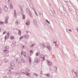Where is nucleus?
Segmentation results:
<instances>
[{"mask_svg":"<svg viewBox=\"0 0 78 78\" xmlns=\"http://www.w3.org/2000/svg\"><path fill=\"white\" fill-rule=\"evenodd\" d=\"M16 62L18 64H21L22 62L25 63V60L22 57H20L16 59Z\"/></svg>","mask_w":78,"mask_h":78,"instance_id":"1","label":"nucleus"},{"mask_svg":"<svg viewBox=\"0 0 78 78\" xmlns=\"http://www.w3.org/2000/svg\"><path fill=\"white\" fill-rule=\"evenodd\" d=\"M40 46H41V47L43 49L45 48V47H46V48H48V49H49V50H50V49L51 48V47H50V46L48 45V46L49 47H48V46H46V45H45V44L42 43L41 44Z\"/></svg>","mask_w":78,"mask_h":78,"instance_id":"2","label":"nucleus"},{"mask_svg":"<svg viewBox=\"0 0 78 78\" xmlns=\"http://www.w3.org/2000/svg\"><path fill=\"white\" fill-rule=\"evenodd\" d=\"M59 10L62 12L63 13L65 14V13H66V11L64 10V8L62 6H61L59 8Z\"/></svg>","mask_w":78,"mask_h":78,"instance_id":"3","label":"nucleus"},{"mask_svg":"<svg viewBox=\"0 0 78 78\" xmlns=\"http://www.w3.org/2000/svg\"><path fill=\"white\" fill-rule=\"evenodd\" d=\"M27 12L28 14H29V15L30 16V17H32V18H33V16H32V14H31V12L30 11V10L28 9V8H27Z\"/></svg>","mask_w":78,"mask_h":78,"instance_id":"4","label":"nucleus"},{"mask_svg":"<svg viewBox=\"0 0 78 78\" xmlns=\"http://www.w3.org/2000/svg\"><path fill=\"white\" fill-rule=\"evenodd\" d=\"M40 61H41V59L40 58H38L37 57H35L34 62H36V63H38L40 62Z\"/></svg>","mask_w":78,"mask_h":78,"instance_id":"5","label":"nucleus"},{"mask_svg":"<svg viewBox=\"0 0 78 78\" xmlns=\"http://www.w3.org/2000/svg\"><path fill=\"white\" fill-rule=\"evenodd\" d=\"M40 59H41V60L42 61H43L44 60V55H40L39 56V58Z\"/></svg>","mask_w":78,"mask_h":78,"instance_id":"6","label":"nucleus"},{"mask_svg":"<svg viewBox=\"0 0 78 78\" xmlns=\"http://www.w3.org/2000/svg\"><path fill=\"white\" fill-rule=\"evenodd\" d=\"M21 73H24L25 75H27L28 73L26 72V71L23 69H22L21 70Z\"/></svg>","mask_w":78,"mask_h":78,"instance_id":"7","label":"nucleus"},{"mask_svg":"<svg viewBox=\"0 0 78 78\" xmlns=\"http://www.w3.org/2000/svg\"><path fill=\"white\" fill-rule=\"evenodd\" d=\"M8 9L7 6H5L3 8V10H4L5 11H7Z\"/></svg>","mask_w":78,"mask_h":78,"instance_id":"8","label":"nucleus"},{"mask_svg":"<svg viewBox=\"0 0 78 78\" xmlns=\"http://www.w3.org/2000/svg\"><path fill=\"white\" fill-rule=\"evenodd\" d=\"M47 63L49 66H51V64H52L51 62L48 60H47Z\"/></svg>","mask_w":78,"mask_h":78,"instance_id":"9","label":"nucleus"},{"mask_svg":"<svg viewBox=\"0 0 78 78\" xmlns=\"http://www.w3.org/2000/svg\"><path fill=\"white\" fill-rule=\"evenodd\" d=\"M16 45V43L15 41H13L11 44L12 47H15Z\"/></svg>","mask_w":78,"mask_h":78,"instance_id":"10","label":"nucleus"},{"mask_svg":"<svg viewBox=\"0 0 78 78\" xmlns=\"http://www.w3.org/2000/svg\"><path fill=\"white\" fill-rule=\"evenodd\" d=\"M9 17L8 16H7L6 17V18L5 19V23H7V24L8 23V19H9Z\"/></svg>","mask_w":78,"mask_h":78,"instance_id":"11","label":"nucleus"},{"mask_svg":"<svg viewBox=\"0 0 78 78\" xmlns=\"http://www.w3.org/2000/svg\"><path fill=\"white\" fill-rule=\"evenodd\" d=\"M49 12L50 14L52 16H54V14H53V12L51 11V10H49Z\"/></svg>","mask_w":78,"mask_h":78,"instance_id":"12","label":"nucleus"},{"mask_svg":"<svg viewBox=\"0 0 78 78\" xmlns=\"http://www.w3.org/2000/svg\"><path fill=\"white\" fill-rule=\"evenodd\" d=\"M3 52L4 53H5V54H6V53H8V50H4Z\"/></svg>","mask_w":78,"mask_h":78,"instance_id":"13","label":"nucleus"},{"mask_svg":"<svg viewBox=\"0 0 78 78\" xmlns=\"http://www.w3.org/2000/svg\"><path fill=\"white\" fill-rule=\"evenodd\" d=\"M17 13H16V10H14V17H17Z\"/></svg>","mask_w":78,"mask_h":78,"instance_id":"14","label":"nucleus"},{"mask_svg":"<svg viewBox=\"0 0 78 78\" xmlns=\"http://www.w3.org/2000/svg\"><path fill=\"white\" fill-rule=\"evenodd\" d=\"M33 50H30V55H31L32 54H33Z\"/></svg>","mask_w":78,"mask_h":78,"instance_id":"15","label":"nucleus"},{"mask_svg":"<svg viewBox=\"0 0 78 78\" xmlns=\"http://www.w3.org/2000/svg\"><path fill=\"white\" fill-rule=\"evenodd\" d=\"M24 37L27 39H28L29 38V36L28 35H24Z\"/></svg>","mask_w":78,"mask_h":78,"instance_id":"16","label":"nucleus"},{"mask_svg":"<svg viewBox=\"0 0 78 78\" xmlns=\"http://www.w3.org/2000/svg\"><path fill=\"white\" fill-rule=\"evenodd\" d=\"M26 53V52H22V53H21V55L22 56H24L25 55V54Z\"/></svg>","mask_w":78,"mask_h":78,"instance_id":"17","label":"nucleus"},{"mask_svg":"<svg viewBox=\"0 0 78 78\" xmlns=\"http://www.w3.org/2000/svg\"><path fill=\"white\" fill-rule=\"evenodd\" d=\"M35 45H36V44L34 43V44H32L30 46V47L31 48H32L33 47H34Z\"/></svg>","mask_w":78,"mask_h":78,"instance_id":"18","label":"nucleus"},{"mask_svg":"<svg viewBox=\"0 0 78 78\" xmlns=\"http://www.w3.org/2000/svg\"><path fill=\"white\" fill-rule=\"evenodd\" d=\"M10 64L11 66H14V65H15V64L14 63L11 62L10 63Z\"/></svg>","mask_w":78,"mask_h":78,"instance_id":"19","label":"nucleus"},{"mask_svg":"<svg viewBox=\"0 0 78 78\" xmlns=\"http://www.w3.org/2000/svg\"><path fill=\"white\" fill-rule=\"evenodd\" d=\"M9 8L10 9H12V8H13V5H10Z\"/></svg>","mask_w":78,"mask_h":78,"instance_id":"20","label":"nucleus"},{"mask_svg":"<svg viewBox=\"0 0 78 78\" xmlns=\"http://www.w3.org/2000/svg\"><path fill=\"white\" fill-rule=\"evenodd\" d=\"M19 23H20V22L18 20H17L16 22H15V24L16 25H18V24H19Z\"/></svg>","mask_w":78,"mask_h":78,"instance_id":"21","label":"nucleus"},{"mask_svg":"<svg viewBox=\"0 0 78 78\" xmlns=\"http://www.w3.org/2000/svg\"><path fill=\"white\" fill-rule=\"evenodd\" d=\"M34 20V24H35L36 23H37V21H36V20H35L34 19L33 20Z\"/></svg>","mask_w":78,"mask_h":78,"instance_id":"22","label":"nucleus"},{"mask_svg":"<svg viewBox=\"0 0 78 78\" xmlns=\"http://www.w3.org/2000/svg\"><path fill=\"white\" fill-rule=\"evenodd\" d=\"M57 69H58V68L57 67V66H55L54 68L55 71H57L58 70Z\"/></svg>","mask_w":78,"mask_h":78,"instance_id":"23","label":"nucleus"},{"mask_svg":"<svg viewBox=\"0 0 78 78\" xmlns=\"http://www.w3.org/2000/svg\"><path fill=\"white\" fill-rule=\"evenodd\" d=\"M40 55V52H37V53L36 54V56H39Z\"/></svg>","mask_w":78,"mask_h":78,"instance_id":"24","label":"nucleus"},{"mask_svg":"<svg viewBox=\"0 0 78 78\" xmlns=\"http://www.w3.org/2000/svg\"><path fill=\"white\" fill-rule=\"evenodd\" d=\"M20 10L21 14L22 15H23V10H22V9H21Z\"/></svg>","mask_w":78,"mask_h":78,"instance_id":"25","label":"nucleus"},{"mask_svg":"<svg viewBox=\"0 0 78 78\" xmlns=\"http://www.w3.org/2000/svg\"><path fill=\"white\" fill-rule=\"evenodd\" d=\"M46 76H47V77H49L50 76V74L48 73L46 74Z\"/></svg>","mask_w":78,"mask_h":78,"instance_id":"26","label":"nucleus"},{"mask_svg":"<svg viewBox=\"0 0 78 78\" xmlns=\"http://www.w3.org/2000/svg\"><path fill=\"white\" fill-rule=\"evenodd\" d=\"M14 36H10V38L11 39H14Z\"/></svg>","mask_w":78,"mask_h":78,"instance_id":"27","label":"nucleus"},{"mask_svg":"<svg viewBox=\"0 0 78 78\" xmlns=\"http://www.w3.org/2000/svg\"><path fill=\"white\" fill-rule=\"evenodd\" d=\"M23 19H25V16L24 15H23Z\"/></svg>","mask_w":78,"mask_h":78,"instance_id":"28","label":"nucleus"},{"mask_svg":"<svg viewBox=\"0 0 78 78\" xmlns=\"http://www.w3.org/2000/svg\"><path fill=\"white\" fill-rule=\"evenodd\" d=\"M34 75H35V76H36V77H37V74L36 73H33Z\"/></svg>","mask_w":78,"mask_h":78,"instance_id":"29","label":"nucleus"},{"mask_svg":"<svg viewBox=\"0 0 78 78\" xmlns=\"http://www.w3.org/2000/svg\"><path fill=\"white\" fill-rule=\"evenodd\" d=\"M4 61L6 63V62H8V59H5V60Z\"/></svg>","mask_w":78,"mask_h":78,"instance_id":"30","label":"nucleus"},{"mask_svg":"<svg viewBox=\"0 0 78 78\" xmlns=\"http://www.w3.org/2000/svg\"><path fill=\"white\" fill-rule=\"evenodd\" d=\"M57 42V40L55 41V40H54V44H56Z\"/></svg>","mask_w":78,"mask_h":78,"instance_id":"31","label":"nucleus"},{"mask_svg":"<svg viewBox=\"0 0 78 78\" xmlns=\"http://www.w3.org/2000/svg\"><path fill=\"white\" fill-rule=\"evenodd\" d=\"M16 75H17V76H20V73H17Z\"/></svg>","mask_w":78,"mask_h":78,"instance_id":"32","label":"nucleus"},{"mask_svg":"<svg viewBox=\"0 0 78 78\" xmlns=\"http://www.w3.org/2000/svg\"><path fill=\"white\" fill-rule=\"evenodd\" d=\"M30 7H32V6L33 7V4H32L31 3L30 4Z\"/></svg>","mask_w":78,"mask_h":78,"instance_id":"33","label":"nucleus"},{"mask_svg":"<svg viewBox=\"0 0 78 78\" xmlns=\"http://www.w3.org/2000/svg\"><path fill=\"white\" fill-rule=\"evenodd\" d=\"M35 25L36 27H38V25H37V23H36L35 24Z\"/></svg>","mask_w":78,"mask_h":78,"instance_id":"34","label":"nucleus"},{"mask_svg":"<svg viewBox=\"0 0 78 78\" xmlns=\"http://www.w3.org/2000/svg\"><path fill=\"white\" fill-rule=\"evenodd\" d=\"M29 61H31V58L30 57H29Z\"/></svg>","mask_w":78,"mask_h":78,"instance_id":"35","label":"nucleus"},{"mask_svg":"<svg viewBox=\"0 0 78 78\" xmlns=\"http://www.w3.org/2000/svg\"><path fill=\"white\" fill-rule=\"evenodd\" d=\"M2 24H3V22L0 21V25H2Z\"/></svg>","mask_w":78,"mask_h":78,"instance_id":"36","label":"nucleus"},{"mask_svg":"<svg viewBox=\"0 0 78 78\" xmlns=\"http://www.w3.org/2000/svg\"><path fill=\"white\" fill-rule=\"evenodd\" d=\"M26 24L27 25H30V23H26Z\"/></svg>","mask_w":78,"mask_h":78,"instance_id":"37","label":"nucleus"},{"mask_svg":"<svg viewBox=\"0 0 78 78\" xmlns=\"http://www.w3.org/2000/svg\"><path fill=\"white\" fill-rule=\"evenodd\" d=\"M24 56L25 58H27V53H26Z\"/></svg>","mask_w":78,"mask_h":78,"instance_id":"38","label":"nucleus"},{"mask_svg":"<svg viewBox=\"0 0 78 78\" xmlns=\"http://www.w3.org/2000/svg\"><path fill=\"white\" fill-rule=\"evenodd\" d=\"M5 48L6 49H9V47L8 46H6Z\"/></svg>","mask_w":78,"mask_h":78,"instance_id":"39","label":"nucleus"},{"mask_svg":"<svg viewBox=\"0 0 78 78\" xmlns=\"http://www.w3.org/2000/svg\"><path fill=\"white\" fill-rule=\"evenodd\" d=\"M46 22H47L48 23H50V22H49V21H48V20H46Z\"/></svg>","mask_w":78,"mask_h":78,"instance_id":"40","label":"nucleus"},{"mask_svg":"<svg viewBox=\"0 0 78 78\" xmlns=\"http://www.w3.org/2000/svg\"><path fill=\"white\" fill-rule=\"evenodd\" d=\"M19 6H20V10L22 9V7L21 6L19 5Z\"/></svg>","mask_w":78,"mask_h":78,"instance_id":"41","label":"nucleus"},{"mask_svg":"<svg viewBox=\"0 0 78 78\" xmlns=\"http://www.w3.org/2000/svg\"><path fill=\"white\" fill-rule=\"evenodd\" d=\"M27 75L28 76H30V73H27Z\"/></svg>","mask_w":78,"mask_h":78,"instance_id":"42","label":"nucleus"},{"mask_svg":"<svg viewBox=\"0 0 78 78\" xmlns=\"http://www.w3.org/2000/svg\"><path fill=\"white\" fill-rule=\"evenodd\" d=\"M71 12L72 13H74V11H73V10L72 11H71Z\"/></svg>","mask_w":78,"mask_h":78,"instance_id":"43","label":"nucleus"},{"mask_svg":"<svg viewBox=\"0 0 78 78\" xmlns=\"http://www.w3.org/2000/svg\"><path fill=\"white\" fill-rule=\"evenodd\" d=\"M6 33V31H4L3 33V34H5V33Z\"/></svg>","mask_w":78,"mask_h":78,"instance_id":"44","label":"nucleus"},{"mask_svg":"<svg viewBox=\"0 0 78 78\" xmlns=\"http://www.w3.org/2000/svg\"><path fill=\"white\" fill-rule=\"evenodd\" d=\"M39 14H40V15H42V13H41V12H39Z\"/></svg>","mask_w":78,"mask_h":78,"instance_id":"45","label":"nucleus"},{"mask_svg":"<svg viewBox=\"0 0 78 78\" xmlns=\"http://www.w3.org/2000/svg\"><path fill=\"white\" fill-rule=\"evenodd\" d=\"M2 12V9L0 8V14Z\"/></svg>","mask_w":78,"mask_h":78,"instance_id":"46","label":"nucleus"},{"mask_svg":"<svg viewBox=\"0 0 78 78\" xmlns=\"http://www.w3.org/2000/svg\"><path fill=\"white\" fill-rule=\"evenodd\" d=\"M16 73L15 72L14 73V74L15 75H16Z\"/></svg>","mask_w":78,"mask_h":78,"instance_id":"47","label":"nucleus"},{"mask_svg":"<svg viewBox=\"0 0 78 78\" xmlns=\"http://www.w3.org/2000/svg\"><path fill=\"white\" fill-rule=\"evenodd\" d=\"M29 61V63H30V64H31V60Z\"/></svg>","mask_w":78,"mask_h":78,"instance_id":"48","label":"nucleus"},{"mask_svg":"<svg viewBox=\"0 0 78 78\" xmlns=\"http://www.w3.org/2000/svg\"><path fill=\"white\" fill-rule=\"evenodd\" d=\"M35 12L36 15L37 16H38V15H37V13H36V12Z\"/></svg>","mask_w":78,"mask_h":78,"instance_id":"49","label":"nucleus"},{"mask_svg":"<svg viewBox=\"0 0 78 78\" xmlns=\"http://www.w3.org/2000/svg\"><path fill=\"white\" fill-rule=\"evenodd\" d=\"M70 11H72L73 10V9H70Z\"/></svg>","mask_w":78,"mask_h":78,"instance_id":"50","label":"nucleus"},{"mask_svg":"<svg viewBox=\"0 0 78 78\" xmlns=\"http://www.w3.org/2000/svg\"><path fill=\"white\" fill-rule=\"evenodd\" d=\"M34 12H36V9H34Z\"/></svg>","mask_w":78,"mask_h":78,"instance_id":"51","label":"nucleus"},{"mask_svg":"<svg viewBox=\"0 0 78 78\" xmlns=\"http://www.w3.org/2000/svg\"><path fill=\"white\" fill-rule=\"evenodd\" d=\"M49 70H50V71H51V68H49Z\"/></svg>","mask_w":78,"mask_h":78,"instance_id":"52","label":"nucleus"},{"mask_svg":"<svg viewBox=\"0 0 78 78\" xmlns=\"http://www.w3.org/2000/svg\"><path fill=\"white\" fill-rule=\"evenodd\" d=\"M69 31H70L71 32H72V30H70V29H69Z\"/></svg>","mask_w":78,"mask_h":78,"instance_id":"53","label":"nucleus"},{"mask_svg":"<svg viewBox=\"0 0 78 78\" xmlns=\"http://www.w3.org/2000/svg\"><path fill=\"white\" fill-rule=\"evenodd\" d=\"M8 35H7V36H8L9 37V33H8Z\"/></svg>","mask_w":78,"mask_h":78,"instance_id":"54","label":"nucleus"},{"mask_svg":"<svg viewBox=\"0 0 78 78\" xmlns=\"http://www.w3.org/2000/svg\"><path fill=\"white\" fill-rule=\"evenodd\" d=\"M74 73H75L76 74V75L77 74V73H76L77 72H75V71H74Z\"/></svg>","mask_w":78,"mask_h":78,"instance_id":"55","label":"nucleus"},{"mask_svg":"<svg viewBox=\"0 0 78 78\" xmlns=\"http://www.w3.org/2000/svg\"><path fill=\"white\" fill-rule=\"evenodd\" d=\"M6 36H5V40H6Z\"/></svg>","mask_w":78,"mask_h":78,"instance_id":"56","label":"nucleus"},{"mask_svg":"<svg viewBox=\"0 0 78 78\" xmlns=\"http://www.w3.org/2000/svg\"><path fill=\"white\" fill-rule=\"evenodd\" d=\"M4 78H8V77H7L5 76V77H4Z\"/></svg>","mask_w":78,"mask_h":78,"instance_id":"57","label":"nucleus"},{"mask_svg":"<svg viewBox=\"0 0 78 78\" xmlns=\"http://www.w3.org/2000/svg\"><path fill=\"white\" fill-rule=\"evenodd\" d=\"M77 73H78V68L77 69Z\"/></svg>","mask_w":78,"mask_h":78,"instance_id":"58","label":"nucleus"},{"mask_svg":"<svg viewBox=\"0 0 78 78\" xmlns=\"http://www.w3.org/2000/svg\"><path fill=\"white\" fill-rule=\"evenodd\" d=\"M22 37H20V39H22Z\"/></svg>","mask_w":78,"mask_h":78,"instance_id":"59","label":"nucleus"},{"mask_svg":"<svg viewBox=\"0 0 78 78\" xmlns=\"http://www.w3.org/2000/svg\"><path fill=\"white\" fill-rule=\"evenodd\" d=\"M72 72H74V70H72Z\"/></svg>","mask_w":78,"mask_h":78,"instance_id":"60","label":"nucleus"},{"mask_svg":"<svg viewBox=\"0 0 78 78\" xmlns=\"http://www.w3.org/2000/svg\"><path fill=\"white\" fill-rule=\"evenodd\" d=\"M77 32H78V28H77Z\"/></svg>","mask_w":78,"mask_h":78,"instance_id":"61","label":"nucleus"},{"mask_svg":"<svg viewBox=\"0 0 78 78\" xmlns=\"http://www.w3.org/2000/svg\"><path fill=\"white\" fill-rule=\"evenodd\" d=\"M76 76H77V77H78V75L77 74H76Z\"/></svg>","mask_w":78,"mask_h":78,"instance_id":"62","label":"nucleus"},{"mask_svg":"<svg viewBox=\"0 0 78 78\" xmlns=\"http://www.w3.org/2000/svg\"><path fill=\"white\" fill-rule=\"evenodd\" d=\"M24 47H25V46H23V48H24Z\"/></svg>","mask_w":78,"mask_h":78,"instance_id":"63","label":"nucleus"},{"mask_svg":"<svg viewBox=\"0 0 78 78\" xmlns=\"http://www.w3.org/2000/svg\"><path fill=\"white\" fill-rule=\"evenodd\" d=\"M10 1V0H8V2H9Z\"/></svg>","mask_w":78,"mask_h":78,"instance_id":"64","label":"nucleus"}]
</instances>
